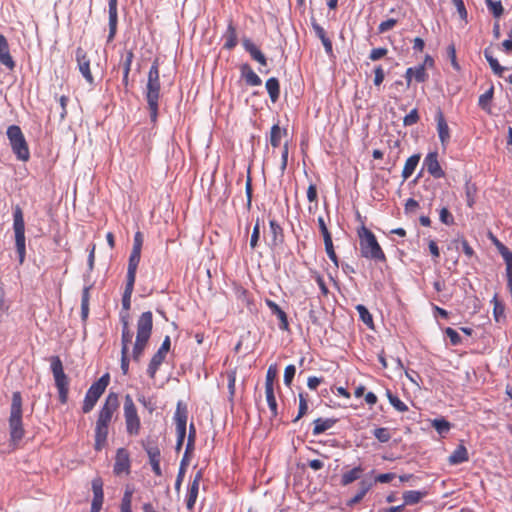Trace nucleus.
Wrapping results in <instances>:
<instances>
[{
	"mask_svg": "<svg viewBox=\"0 0 512 512\" xmlns=\"http://www.w3.org/2000/svg\"><path fill=\"white\" fill-rule=\"evenodd\" d=\"M119 408L118 394L110 392L99 410L98 417L94 429V449L101 451L107 445V438L109 434V425L115 412Z\"/></svg>",
	"mask_w": 512,
	"mask_h": 512,
	"instance_id": "nucleus-1",
	"label": "nucleus"
},
{
	"mask_svg": "<svg viewBox=\"0 0 512 512\" xmlns=\"http://www.w3.org/2000/svg\"><path fill=\"white\" fill-rule=\"evenodd\" d=\"M134 284L135 282H130L126 280V286L122 296V307L126 311V313H128V310L130 309L131 306V296L133 293Z\"/></svg>",
	"mask_w": 512,
	"mask_h": 512,
	"instance_id": "nucleus-40",
	"label": "nucleus"
},
{
	"mask_svg": "<svg viewBox=\"0 0 512 512\" xmlns=\"http://www.w3.org/2000/svg\"><path fill=\"white\" fill-rule=\"evenodd\" d=\"M187 465H188V459L184 455L182 460H181L180 468H179L178 475H177L176 482H175V489L176 490H179L180 487H181V484H182V481L184 479V475H185V471H186Z\"/></svg>",
	"mask_w": 512,
	"mask_h": 512,
	"instance_id": "nucleus-52",
	"label": "nucleus"
},
{
	"mask_svg": "<svg viewBox=\"0 0 512 512\" xmlns=\"http://www.w3.org/2000/svg\"><path fill=\"white\" fill-rule=\"evenodd\" d=\"M439 220L443 224L448 225V226H451V225L454 224V217L450 213L448 208H446V207H443V208L440 209V211H439Z\"/></svg>",
	"mask_w": 512,
	"mask_h": 512,
	"instance_id": "nucleus-53",
	"label": "nucleus"
},
{
	"mask_svg": "<svg viewBox=\"0 0 512 512\" xmlns=\"http://www.w3.org/2000/svg\"><path fill=\"white\" fill-rule=\"evenodd\" d=\"M123 410L127 434L130 436L138 435L141 430V420L134 401L129 394L124 398Z\"/></svg>",
	"mask_w": 512,
	"mask_h": 512,
	"instance_id": "nucleus-10",
	"label": "nucleus"
},
{
	"mask_svg": "<svg viewBox=\"0 0 512 512\" xmlns=\"http://www.w3.org/2000/svg\"><path fill=\"white\" fill-rule=\"evenodd\" d=\"M240 73L248 86H260L262 84L261 78L248 63H244L240 66Z\"/></svg>",
	"mask_w": 512,
	"mask_h": 512,
	"instance_id": "nucleus-24",
	"label": "nucleus"
},
{
	"mask_svg": "<svg viewBox=\"0 0 512 512\" xmlns=\"http://www.w3.org/2000/svg\"><path fill=\"white\" fill-rule=\"evenodd\" d=\"M252 191H253L252 190V178H251L250 170H249L247 179H246V183H245V192H246V197H247L246 207L248 210H250L251 205H252Z\"/></svg>",
	"mask_w": 512,
	"mask_h": 512,
	"instance_id": "nucleus-55",
	"label": "nucleus"
},
{
	"mask_svg": "<svg viewBox=\"0 0 512 512\" xmlns=\"http://www.w3.org/2000/svg\"><path fill=\"white\" fill-rule=\"evenodd\" d=\"M76 61L78 68L82 76L89 84L94 83V77L90 70V59L86 51L82 47L76 49Z\"/></svg>",
	"mask_w": 512,
	"mask_h": 512,
	"instance_id": "nucleus-13",
	"label": "nucleus"
},
{
	"mask_svg": "<svg viewBox=\"0 0 512 512\" xmlns=\"http://www.w3.org/2000/svg\"><path fill=\"white\" fill-rule=\"evenodd\" d=\"M134 59L133 50H127L125 54L121 55L119 65L122 67L123 72L130 73L131 65Z\"/></svg>",
	"mask_w": 512,
	"mask_h": 512,
	"instance_id": "nucleus-46",
	"label": "nucleus"
},
{
	"mask_svg": "<svg viewBox=\"0 0 512 512\" xmlns=\"http://www.w3.org/2000/svg\"><path fill=\"white\" fill-rule=\"evenodd\" d=\"M405 79L407 87H410L413 79L418 83L425 82L428 79V73L426 72L424 65L409 67L405 72Z\"/></svg>",
	"mask_w": 512,
	"mask_h": 512,
	"instance_id": "nucleus-18",
	"label": "nucleus"
},
{
	"mask_svg": "<svg viewBox=\"0 0 512 512\" xmlns=\"http://www.w3.org/2000/svg\"><path fill=\"white\" fill-rule=\"evenodd\" d=\"M0 63L9 70H13L15 62L10 54L9 45L4 35L0 34Z\"/></svg>",
	"mask_w": 512,
	"mask_h": 512,
	"instance_id": "nucleus-21",
	"label": "nucleus"
},
{
	"mask_svg": "<svg viewBox=\"0 0 512 512\" xmlns=\"http://www.w3.org/2000/svg\"><path fill=\"white\" fill-rule=\"evenodd\" d=\"M488 10L495 18H500L504 13L501 1L485 0Z\"/></svg>",
	"mask_w": 512,
	"mask_h": 512,
	"instance_id": "nucleus-47",
	"label": "nucleus"
},
{
	"mask_svg": "<svg viewBox=\"0 0 512 512\" xmlns=\"http://www.w3.org/2000/svg\"><path fill=\"white\" fill-rule=\"evenodd\" d=\"M109 35H108V42H111L117 31V23H118V12L117 7H109Z\"/></svg>",
	"mask_w": 512,
	"mask_h": 512,
	"instance_id": "nucleus-37",
	"label": "nucleus"
},
{
	"mask_svg": "<svg viewBox=\"0 0 512 512\" xmlns=\"http://www.w3.org/2000/svg\"><path fill=\"white\" fill-rule=\"evenodd\" d=\"M113 473L116 476H127L131 473V458L129 451L126 448L121 447L116 450Z\"/></svg>",
	"mask_w": 512,
	"mask_h": 512,
	"instance_id": "nucleus-11",
	"label": "nucleus"
},
{
	"mask_svg": "<svg viewBox=\"0 0 512 512\" xmlns=\"http://www.w3.org/2000/svg\"><path fill=\"white\" fill-rule=\"evenodd\" d=\"M141 259V253L136 251H131L128 260V268H127V276L126 280L130 282H135L136 280V272Z\"/></svg>",
	"mask_w": 512,
	"mask_h": 512,
	"instance_id": "nucleus-26",
	"label": "nucleus"
},
{
	"mask_svg": "<svg viewBox=\"0 0 512 512\" xmlns=\"http://www.w3.org/2000/svg\"><path fill=\"white\" fill-rule=\"evenodd\" d=\"M188 412L185 405L178 402L177 408L174 414V421L176 425V431H186Z\"/></svg>",
	"mask_w": 512,
	"mask_h": 512,
	"instance_id": "nucleus-25",
	"label": "nucleus"
},
{
	"mask_svg": "<svg viewBox=\"0 0 512 512\" xmlns=\"http://www.w3.org/2000/svg\"><path fill=\"white\" fill-rule=\"evenodd\" d=\"M324 245H325V251H326L329 259L335 264V266H338V257L336 255L334 247H333L332 238L330 240L324 241Z\"/></svg>",
	"mask_w": 512,
	"mask_h": 512,
	"instance_id": "nucleus-54",
	"label": "nucleus"
},
{
	"mask_svg": "<svg viewBox=\"0 0 512 512\" xmlns=\"http://www.w3.org/2000/svg\"><path fill=\"white\" fill-rule=\"evenodd\" d=\"M295 373H296V368L294 365L290 364V365L286 366V368L284 370V384L286 386L291 385L293 378L295 376Z\"/></svg>",
	"mask_w": 512,
	"mask_h": 512,
	"instance_id": "nucleus-60",
	"label": "nucleus"
},
{
	"mask_svg": "<svg viewBox=\"0 0 512 512\" xmlns=\"http://www.w3.org/2000/svg\"><path fill=\"white\" fill-rule=\"evenodd\" d=\"M277 375V370L274 366H270L267 370L265 388H274V380Z\"/></svg>",
	"mask_w": 512,
	"mask_h": 512,
	"instance_id": "nucleus-61",
	"label": "nucleus"
},
{
	"mask_svg": "<svg viewBox=\"0 0 512 512\" xmlns=\"http://www.w3.org/2000/svg\"><path fill=\"white\" fill-rule=\"evenodd\" d=\"M494 95V87L491 86L485 93L480 95L478 105L485 111H490V103Z\"/></svg>",
	"mask_w": 512,
	"mask_h": 512,
	"instance_id": "nucleus-43",
	"label": "nucleus"
},
{
	"mask_svg": "<svg viewBox=\"0 0 512 512\" xmlns=\"http://www.w3.org/2000/svg\"><path fill=\"white\" fill-rule=\"evenodd\" d=\"M259 238H260V219L258 218L254 225L251 239H250V247L252 249H255L256 246L258 245Z\"/></svg>",
	"mask_w": 512,
	"mask_h": 512,
	"instance_id": "nucleus-57",
	"label": "nucleus"
},
{
	"mask_svg": "<svg viewBox=\"0 0 512 512\" xmlns=\"http://www.w3.org/2000/svg\"><path fill=\"white\" fill-rule=\"evenodd\" d=\"M477 187L474 183L467 181L465 183V196L466 203L469 208H472L476 203Z\"/></svg>",
	"mask_w": 512,
	"mask_h": 512,
	"instance_id": "nucleus-38",
	"label": "nucleus"
},
{
	"mask_svg": "<svg viewBox=\"0 0 512 512\" xmlns=\"http://www.w3.org/2000/svg\"><path fill=\"white\" fill-rule=\"evenodd\" d=\"M265 86L271 101L275 103L280 96L279 80L276 77H271L266 81Z\"/></svg>",
	"mask_w": 512,
	"mask_h": 512,
	"instance_id": "nucleus-35",
	"label": "nucleus"
},
{
	"mask_svg": "<svg viewBox=\"0 0 512 512\" xmlns=\"http://www.w3.org/2000/svg\"><path fill=\"white\" fill-rule=\"evenodd\" d=\"M223 38L225 40L223 48L226 50H232L238 44L237 31L232 19H230L228 22L227 29L223 35Z\"/></svg>",
	"mask_w": 512,
	"mask_h": 512,
	"instance_id": "nucleus-23",
	"label": "nucleus"
},
{
	"mask_svg": "<svg viewBox=\"0 0 512 512\" xmlns=\"http://www.w3.org/2000/svg\"><path fill=\"white\" fill-rule=\"evenodd\" d=\"M160 71L159 61L155 59L149 69L147 84L145 89V98L150 113L151 122L156 123L158 118L159 99H160Z\"/></svg>",
	"mask_w": 512,
	"mask_h": 512,
	"instance_id": "nucleus-2",
	"label": "nucleus"
},
{
	"mask_svg": "<svg viewBox=\"0 0 512 512\" xmlns=\"http://www.w3.org/2000/svg\"><path fill=\"white\" fill-rule=\"evenodd\" d=\"M396 24H397V20L394 18H390L385 21H382L378 26V32L379 33L387 32V31L391 30L392 28H394V26Z\"/></svg>",
	"mask_w": 512,
	"mask_h": 512,
	"instance_id": "nucleus-63",
	"label": "nucleus"
},
{
	"mask_svg": "<svg viewBox=\"0 0 512 512\" xmlns=\"http://www.w3.org/2000/svg\"><path fill=\"white\" fill-rule=\"evenodd\" d=\"M269 228H270V234H271V246L277 247L281 245L284 241V234L283 229L279 225V223L272 219L269 221Z\"/></svg>",
	"mask_w": 512,
	"mask_h": 512,
	"instance_id": "nucleus-27",
	"label": "nucleus"
},
{
	"mask_svg": "<svg viewBox=\"0 0 512 512\" xmlns=\"http://www.w3.org/2000/svg\"><path fill=\"white\" fill-rule=\"evenodd\" d=\"M385 79V72L381 65H378L374 68V85L380 86Z\"/></svg>",
	"mask_w": 512,
	"mask_h": 512,
	"instance_id": "nucleus-62",
	"label": "nucleus"
},
{
	"mask_svg": "<svg viewBox=\"0 0 512 512\" xmlns=\"http://www.w3.org/2000/svg\"><path fill=\"white\" fill-rule=\"evenodd\" d=\"M234 291L237 300L240 301L243 305L249 307L252 304V299L247 289L243 288L242 286H236Z\"/></svg>",
	"mask_w": 512,
	"mask_h": 512,
	"instance_id": "nucleus-44",
	"label": "nucleus"
},
{
	"mask_svg": "<svg viewBox=\"0 0 512 512\" xmlns=\"http://www.w3.org/2000/svg\"><path fill=\"white\" fill-rule=\"evenodd\" d=\"M23 399L19 391L12 394L10 415L8 419L10 438L13 443H18L25 435L23 426Z\"/></svg>",
	"mask_w": 512,
	"mask_h": 512,
	"instance_id": "nucleus-4",
	"label": "nucleus"
},
{
	"mask_svg": "<svg viewBox=\"0 0 512 512\" xmlns=\"http://www.w3.org/2000/svg\"><path fill=\"white\" fill-rule=\"evenodd\" d=\"M266 401L269 406L271 415L276 417L278 414L277 411V401L274 394V388H265Z\"/></svg>",
	"mask_w": 512,
	"mask_h": 512,
	"instance_id": "nucleus-42",
	"label": "nucleus"
},
{
	"mask_svg": "<svg viewBox=\"0 0 512 512\" xmlns=\"http://www.w3.org/2000/svg\"><path fill=\"white\" fill-rule=\"evenodd\" d=\"M149 458V463L152 467L154 474L158 477L162 476V470L160 467V449L157 446H151L145 448Z\"/></svg>",
	"mask_w": 512,
	"mask_h": 512,
	"instance_id": "nucleus-22",
	"label": "nucleus"
},
{
	"mask_svg": "<svg viewBox=\"0 0 512 512\" xmlns=\"http://www.w3.org/2000/svg\"><path fill=\"white\" fill-rule=\"evenodd\" d=\"M386 395L389 400V403L394 407L395 410L401 413L408 411V406L402 400H400L398 396L394 395L390 390H387Z\"/></svg>",
	"mask_w": 512,
	"mask_h": 512,
	"instance_id": "nucleus-41",
	"label": "nucleus"
},
{
	"mask_svg": "<svg viewBox=\"0 0 512 512\" xmlns=\"http://www.w3.org/2000/svg\"><path fill=\"white\" fill-rule=\"evenodd\" d=\"M420 117L418 114V110L412 109L403 119L404 126H412L419 121Z\"/></svg>",
	"mask_w": 512,
	"mask_h": 512,
	"instance_id": "nucleus-56",
	"label": "nucleus"
},
{
	"mask_svg": "<svg viewBox=\"0 0 512 512\" xmlns=\"http://www.w3.org/2000/svg\"><path fill=\"white\" fill-rule=\"evenodd\" d=\"M311 26L316 34V36L321 40L325 52L328 56L333 55V44L330 38L327 36L324 28L316 21L315 18L311 19Z\"/></svg>",
	"mask_w": 512,
	"mask_h": 512,
	"instance_id": "nucleus-19",
	"label": "nucleus"
},
{
	"mask_svg": "<svg viewBox=\"0 0 512 512\" xmlns=\"http://www.w3.org/2000/svg\"><path fill=\"white\" fill-rule=\"evenodd\" d=\"M242 45L244 49L250 54L251 58L257 61L260 65L266 66L267 59L261 50L251 41V39L245 37L242 39Z\"/></svg>",
	"mask_w": 512,
	"mask_h": 512,
	"instance_id": "nucleus-20",
	"label": "nucleus"
},
{
	"mask_svg": "<svg viewBox=\"0 0 512 512\" xmlns=\"http://www.w3.org/2000/svg\"><path fill=\"white\" fill-rule=\"evenodd\" d=\"M282 136H283V131L281 130L279 125L278 124L273 125L271 128V131H270V143L274 148L280 146Z\"/></svg>",
	"mask_w": 512,
	"mask_h": 512,
	"instance_id": "nucleus-48",
	"label": "nucleus"
},
{
	"mask_svg": "<svg viewBox=\"0 0 512 512\" xmlns=\"http://www.w3.org/2000/svg\"><path fill=\"white\" fill-rule=\"evenodd\" d=\"M373 435L381 443H387L391 439V432L389 428L386 427L374 429Z\"/></svg>",
	"mask_w": 512,
	"mask_h": 512,
	"instance_id": "nucleus-51",
	"label": "nucleus"
},
{
	"mask_svg": "<svg viewBox=\"0 0 512 512\" xmlns=\"http://www.w3.org/2000/svg\"><path fill=\"white\" fill-rule=\"evenodd\" d=\"M435 120L437 122V132L439 140L442 146L445 147L449 143L451 136L447 121L444 117L443 112L440 109L436 113Z\"/></svg>",
	"mask_w": 512,
	"mask_h": 512,
	"instance_id": "nucleus-15",
	"label": "nucleus"
},
{
	"mask_svg": "<svg viewBox=\"0 0 512 512\" xmlns=\"http://www.w3.org/2000/svg\"><path fill=\"white\" fill-rule=\"evenodd\" d=\"M355 309L357 310V312L359 314L360 320L365 325H367L369 328H373L374 327L373 317H372L371 313L368 311V309L362 304L356 305Z\"/></svg>",
	"mask_w": 512,
	"mask_h": 512,
	"instance_id": "nucleus-39",
	"label": "nucleus"
},
{
	"mask_svg": "<svg viewBox=\"0 0 512 512\" xmlns=\"http://www.w3.org/2000/svg\"><path fill=\"white\" fill-rule=\"evenodd\" d=\"M468 451L465 446L459 445L449 456V463L452 465L461 464L468 461Z\"/></svg>",
	"mask_w": 512,
	"mask_h": 512,
	"instance_id": "nucleus-32",
	"label": "nucleus"
},
{
	"mask_svg": "<svg viewBox=\"0 0 512 512\" xmlns=\"http://www.w3.org/2000/svg\"><path fill=\"white\" fill-rule=\"evenodd\" d=\"M364 472V469L362 466L354 467L353 469L346 471L341 476V484L343 486H347L354 481L361 478L362 473Z\"/></svg>",
	"mask_w": 512,
	"mask_h": 512,
	"instance_id": "nucleus-33",
	"label": "nucleus"
},
{
	"mask_svg": "<svg viewBox=\"0 0 512 512\" xmlns=\"http://www.w3.org/2000/svg\"><path fill=\"white\" fill-rule=\"evenodd\" d=\"M166 355L157 351L150 360L147 368V374L151 379H154L160 365L164 362Z\"/></svg>",
	"mask_w": 512,
	"mask_h": 512,
	"instance_id": "nucleus-31",
	"label": "nucleus"
},
{
	"mask_svg": "<svg viewBox=\"0 0 512 512\" xmlns=\"http://www.w3.org/2000/svg\"><path fill=\"white\" fill-rule=\"evenodd\" d=\"M201 479H202V473H201V471H198L189 487V492H188V496H187V507L189 509H191L194 506V504L197 500L199 484H200Z\"/></svg>",
	"mask_w": 512,
	"mask_h": 512,
	"instance_id": "nucleus-29",
	"label": "nucleus"
},
{
	"mask_svg": "<svg viewBox=\"0 0 512 512\" xmlns=\"http://www.w3.org/2000/svg\"><path fill=\"white\" fill-rule=\"evenodd\" d=\"M195 439H196V427H195L194 423H190L188 440H187L186 449H185V453H184L185 457H188V455L193 452L194 446H195Z\"/></svg>",
	"mask_w": 512,
	"mask_h": 512,
	"instance_id": "nucleus-45",
	"label": "nucleus"
},
{
	"mask_svg": "<svg viewBox=\"0 0 512 512\" xmlns=\"http://www.w3.org/2000/svg\"><path fill=\"white\" fill-rule=\"evenodd\" d=\"M432 426L436 429L437 432L443 433L447 432L450 429V423L446 421L445 419H435L432 422Z\"/></svg>",
	"mask_w": 512,
	"mask_h": 512,
	"instance_id": "nucleus-58",
	"label": "nucleus"
},
{
	"mask_svg": "<svg viewBox=\"0 0 512 512\" xmlns=\"http://www.w3.org/2000/svg\"><path fill=\"white\" fill-rule=\"evenodd\" d=\"M120 321L122 324V333H121V351L128 352L129 351V345L132 342L133 338V332L130 329L129 326V314H121L120 315Z\"/></svg>",
	"mask_w": 512,
	"mask_h": 512,
	"instance_id": "nucleus-16",
	"label": "nucleus"
},
{
	"mask_svg": "<svg viewBox=\"0 0 512 512\" xmlns=\"http://www.w3.org/2000/svg\"><path fill=\"white\" fill-rule=\"evenodd\" d=\"M134 489L127 485L120 503V512H132V497Z\"/></svg>",
	"mask_w": 512,
	"mask_h": 512,
	"instance_id": "nucleus-36",
	"label": "nucleus"
},
{
	"mask_svg": "<svg viewBox=\"0 0 512 512\" xmlns=\"http://www.w3.org/2000/svg\"><path fill=\"white\" fill-rule=\"evenodd\" d=\"M420 159H421V155L419 153H417V154L410 156L406 160L403 170H402V174H401L404 181L409 179L412 176L417 165L419 164Z\"/></svg>",
	"mask_w": 512,
	"mask_h": 512,
	"instance_id": "nucleus-30",
	"label": "nucleus"
},
{
	"mask_svg": "<svg viewBox=\"0 0 512 512\" xmlns=\"http://www.w3.org/2000/svg\"><path fill=\"white\" fill-rule=\"evenodd\" d=\"M153 315L151 311L143 312L137 320V335L132 350V358L139 361L151 337Z\"/></svg>",
	"mask_w": 512,
	"mask_h": 512,
	"instance_id": "nucleus-3",
	"label": "nucleus"
},
{
	"mask_svg": "<svg viewBox=\"0 0 512 512\" xmlns=\"http://www.w3.org/2000/svg\"><path fill=\"white\" fill-rule=\"evenodd\" d=\"M13 229L15 233V246L19 258V264H23L26 256L25 222L20 207H16L13 213Z\"/></svg>",
	"mask_w": 512,
	"mask_h": 512,
	"instance_id": "nucleus-8",
	"label": "nucleus"
},
{
	"mask_svg": "<svg viewBox=\"0 0 512 512\" xmlns=\"http://www.w3.org/2000/svg\"><path fill=\"white\" fill-rule=\"evenodd\" d=\"M387 53H388L387 48H384V47L374 48L371 50V52L369 54V59L372 61H377V60L381 59L382 57H384Z\"/></svg>",
	"mask_w": 512,
	"mask_h": 512,
	"instance_id": "nucleus-64",
	"label": "nucleus"
},
{
	"mask_svg": "<svg viewBox=\"0 0 512 512\" xmlns=\"http://www.w3.org/2000/svg\"><path fill=\"white\" fill-rule=\"evenodd\" d=\"M445 334L449 338L452 345L456 346L461 343V336L455 329L448 327L445 330Z\"/></svg>",
	"mask_w": 512,
	"mask_h": 512,
	"instance_id": "nucleus-59",
	"label": "nucleus"
},
{
	"mask_svg": "<svg viewBox=\"0 0 512 512\" xmlns=\"http://www.w3.org/2000/svg\"><path fill=\"white\" fill-rule=\"evenodd\" d=\"M51 371L55 380L59 394V401L61 404H66L68 401L69 393V379L64 372L63 363L59 356H52L50 358Z\"/></svg>",
	"mask_w": 512,
	"mask_h": 512,
	"instance_id": "nucleus-6",
	"label": "nucleus"
},
{
	"mask_svg": "<svg viewBox=\"0 0 512 512\" xmlns=\"http://www.w3.org/2000/svg\"><path fill=\"white\" fill-rule=\"evenodd\" d=\"M427 495L426 491L409 490L403 493L404 507L419 503Z\"/></svg>",
	"mask_w": 512,
	"mask_h": 512,
	"instance_id": "nucleus-34",
	"label": "nucleus"
},
{
	"mask_svg": "<svg viewBox=\"0 0 512 512\" xmlns=\"http://www.w3.org/2000/svg\"><path fill=\"white\" fill-rule=\"evenodd\" d=\"M308 411V395L304 393H299V409L296 418L293 422H297L301 419Z\"/></svg>",
	"mask_w": 512,
	"mask_h": 512,
	"instance_id": "nucleus-49",
	"label": "nucleus"
},
{
	"mask_svg": "<svg viewBox=\"0 0 512 512\" xmlns=\"http://www.w3.org/2000/svg\"><path fill=\"white\" fill-rule=\"evenodd\" d=\"M92 491H93V499L91 503L90 512H100L103 502H104V493H103V481L101 478H95L92 481Z\"/></svg>",
	"mask_w": 512,
	"mask_h": 512,
	"instance_id": "nucleus-14",
	"label": "nucleus"
},
{
	"mask_svg": "<svg viewBox=\"0 0 512 512\" xmlns=\"http://www.w3.org/2000/svg\"><path fill=\"white\" fill-rule=\"evenodd\" d=\"M337 423L335 418H317L314 420L312 434L314 436L320 435L327 430L331 429Z\"/></svg>",
	"mask_w": 512,
	"mask_h": 512,
	"instance_id": "nucleus-28",
	"label": "nucleus"
},
{
	"mask_svg": "<svg viewBox=\"0 0 512 512\" xmlns=\"http://www.w3.org/2000/svg\"><path fill=\"white\" fill-rule=\"evenodd\" d=\"M266 305L270 309L271 313L274 314L279 320V329L282 331L289 330V321L288 316L284 310L280 308V306L271 299L265 300Z\"/></svg>",
	"mask_w": 512,
	"mask_h": 512,
	"instance_id": "nucleus-17",
	"label": "nucleus"
},
{
	"mask_svg": "<svg viewBox=\"0 0 512 512\" xmlns=\"http://www.w3.org/2000/svg\"><path fill=\"white\" fill-rule=\"evenodd\" d=\"M110 381L109 374H104L102 377H100L96 382H94L88 391L86 392L83 405H82V411L83 413H89L94 406L96 405L97 401L101 397V395L105 392L108 384Z\"/></svg>",
	"mask_w": 512,
	"mask_h": 512,
	"instance_id": "nucleus-9",
	"label": "nucleus"
},
{
	"mask_svg": "<svg viewBox=\"0 0 512 512\" xmlns=\"http://www.w3.org/2000/svg\"><path fill=\"white\" fill-rule=\"evenodd\" d=\"M423 166L426 168L427 172L435 179H440L445 176V172L438 160L437 151L429 152L425 156Z\"/></svg>",
	"mask_w": 512,
	"mask_h": 512,
	"instance_id": "nucleus-12",
	"label": "nucleus"
},
{
	"mask_svg": "<svg viewBox=\"0 0 512 512\" xmlns=\"http://www.w3.org/2000/svg\"><path fill=\"white\" fill-rule=\"evenodd\" d=\"M492 303H493V315H494V318L497 322L500 321V319L502 317H504V311H505V307L503 305V303L501 301L498 300V297H497V294L494 295L493 299H492Z\"/></svg>",
	"mask_w": 512,
	"mask_h": 512,
	"instance_id": "nucleus-50",
	"label": "nucleus"
},
{
	"mask_svg": "<svg viewBox=\"0 0 512 512\" xmlns=\"http://www.w3.org/2000/svg\"><path fill=\"white\" fill-rule=\"evenodd\" d=\"M6 134L12 151L16 155L17 159L21 161H28L30 158V152L21 128L18 125H11L7 128Z\"/></svg>",
	"mask_w": 512,
	"mask_h": 512,
	"instance_id": "nucleus-7",
	"label": "nucleus"
},
{
	"mask_svg": "<svg viewBox=\"0 0 512 512\" xmlns=\"http://www.w3.org/2000/svg\"><path fill=\"white\" fill-rule=\"evenodd\" d=\"M359 238L360 252L364 258L380 262L386 260L385 254L372 231L362 227L361 231H359Z\"/></svg>",
	"mask_w": 512,
	"mask_h": 512,
	"instance_id": "nucleus-5",
	"label": "nucleus"
}]
</instances>
